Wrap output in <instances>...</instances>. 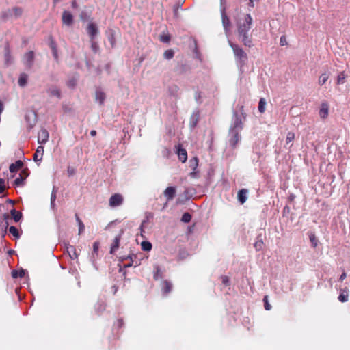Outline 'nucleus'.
I'll use <instances>...</instances> for the list:
<instances>
[{
  "label": "nucleus",
  "mask_w": 350,
  "mask_h": 350,
  "mask_svg": "<svg viewBox=\"0 0 350 350\" xmlns=\"http://www.w3.org/2000/svg\"><path fill=\"white\" fill-rule=\"evenodd\" d=\"M243 109H244V107H243V106H241V113H242V115H243V116H244V115H245V114H244V113H243V112H244Z\"/></svg>",
  "instance_id": "0e129e2a"
},
{
  "label": "nucleus",
  "mask_w": 350,
  "mask_h": 350,
  "mask_svg": "<svg viewBox=\"0 0 350 350\" xmlns=\"http://www.w3.org/2000/svg\"><path fill=\"white\" fill-rule=\"evenodd\" d=\"M172 288V284L168 280H163L161 283V291L164 295L168 294Z\"/></svg>",
  "instance_id": "a211bd4d"
},
{
  "label": "nucleus",
  "mask_w": 350,
  "mask_h": 350,
  "mask_svg": "<svg viewBox=\"0 0 350 350\" xmlns=\"http://www.w3.org/2000/svg\"><path fill=\"white\" fill-rule=\"evenodd\" d=\"M53 51V55L54 58L56 60H57L58 59L57 49H56L55 51Z\"/></svg>",
  "instance_id": "4d7b16f0"
},
{
  "label": "nucleus",
  "mask_w": 350,
  "mask_h": 350,
  "mask_svg": "<svg viewBox=\"0 0 350 350\" xmlns=\"http://www.w3.org/2000/svg\"><path fill=\"white\" fill-rule=\"evenodd\" d=\"M48 93L51 96H56L58 98L61 97V93L59 90L57 88H52L48 90Z\"/></svg>",
  "instance_id": "393cba45"
},
{
  "label": "nucleus",
  "mask_w": 350,
  "mask_h": 350,
  "mask_svg": "<svg viewBox=\"0 0 350 350\" xmlns=\"http://www.w3.org/2000/svg\"><path fill=\"white\" fill-rule=\"evenodd\" d=\"M49 46L52 51H55V49H57L56 43L52 38H51V40L49 42Z\"/></svg>",
  "instance_id": "8fccbe9b"
},
{
  "label": "nucleus",
  "mask_w": 350,
  "mask_h": 350,
  "mask_svg": "<svg viewBox=\"0 0 350 350\" xmlns=\"http://www.w3.org/2000/svg\"><path fill=\"white\" fill-rule=\"evenodd\" d=\"M66 251L72 260H75L78 258L79 254L77 252V250L73 245H68L66 247Z\"/></svg>",
  "instance_id": "f3484780"
},
{
  "label": "nucleus",
  "mask_w": 350,
  "mask_h": 350,
  "mask_svg": "<svg viewBox=\"0 0 350 350\" xmlns=\"http://www.w3.org/2000/svg\"><path fill=\"white\" fill-rule=\"evenodd\" d=\"M265 105H266V101L265 99L262 98L259 100L258 103V111L260 113H264L265 111Z\"/></svg>",
  "instance_id": "c85d7f7f"
},
{
  "label": "nucleus",
  "mask_w": 350,
  "mask_h": 350,
  "mask_svg": "<svg viewBox=\"0 0 350 350\" xmlns=\"http://www.w3.org/2000/svg\"><path fill=\"white\" fill-rule=\"evenodd\" d=\"M91 49L94 53H96L99 50V46L94 40H90Z\"/></svg>",
  "instance_id": "e433bc0d"
},
{
  "label": "nucleus",
  "mask_w": 350,
  "mask_h": 350,
  "mask_svg": "<svg viewBox=\"0 0 350 350\" xmlns=\"http://www.w3.org/2000/svg\"><path fill=\"white\" fill-rule=\"evenodd\" d=\"M243 129V122L237 114L235 115V119L232 126L230 127V131L240 132Z\"/></svg>",
  "instance_id": "9d476101"
},
{
  "label": "nucleus",
  "mask_w": 350,
  "mask_h": 350,
  "mask_svg": "<svg viewBox=\"0 0 350 350\" xmlns=\"http://www.w3.org/2000/svg\"><path fill=\"white\" fill-rule=\"evenodd\" d=\"M10 219V216H9V215H8V214L5 213V214H3V222H2V223H3V222H4V224H2V226H4L5 229H6V228L8 227V226H9V223H8V219Z\"/></svg>",
  "instance_id": "79ce46f5"
},
{
  "label": "nucleus",
  "mask_w": 350,
  "mask_h": 350,
  "mask_svg": "<svg viewBox=\"0 0 350 350\" xmlns=\"http://www.w3.org/2000/svg\"><path fill=\"white\" fill-rule=\"evenodd\" d=\"M34 57V53L32 51L25 53L23 57V62L27 68H31L33 66Z\"/></svg>",
  "instance_id": "39448f33"
},
{
  "label": "nucleus",
  "mask_w": 350,
  "mask_h": 350,
  "mask_svg": "<svg viewBox=\"0 0 350 350\" xmlns=\"http://www.w3.org/2000/svg\"><path fill=\"white\" fill-rule=\"evenodd\" d=\"M10 214L12 215V218H13L16 222L19 221L22 217V213L16 211L14 208L11 210Z\"/></svg>",
  "instance_id": "4be33fe9"
},
{
  "label": "nucleus",
  "mask_w": 350,
  "mask_h": 350,
  "mask_svg": "<svg viewBox=\"0 0 350 350\" xmlns=\"http://www.w3.org/2000/svg\"><path fill=\"white\" fill-rule=\"evenodd\" d=\"M87 32L90 40H95L96 36L99 33V30L96 24L94 23H90L87 27Z\"/></svg>",
  "instance_id": "20e7f679"
},
{
  "label": "nucleus",
  "mask_w": 350,
  "mask_h": 350,
  "mask_svg": "<svg viewBox=\"0 0 350 350\" xmlns=\"http://www.w3.org/2000/svg\"><path fill=\"white\" fill-rule=\"evenodd\" d=\"M72 7L73 8H78V4H77V3L76 0H73V1H72Z\"/></svg>",
  "instance_id": "bf43d9fd"
},
{
  "label": "nucleus",
  "mask_w": 350,
  "mask_h": 350,
  "mask_svg": "<svg viewBox=\"0 0 350 350\" xmlns=\"http://www.w3.org/2000/svg\"><path fill=\"white\" fill-rule=\"evenodd\" d=\"M141 247L144 251H150L152 249V244L149 241H142Z\"/></svg>",
  "instance_id": "7c9ffc66"
},
{
  "label": "nucleus",
  "mask_w": 350,
  "mask_h": 350,
  "mask_svg": "<svg viewBox=\"0 0 350 350\" xmlns=\"http://www.w3.org/2000/svg\"><path fill=\"white\" fill-rule=\"evenodd\" d=\"M295 139V134L291 132H288L286 136V144H290Z\"/></svg>",
  "instance_id": "c03bdc74"
},
{
  "label": "nucleus",
  "mask_w": 350,
  "mask_h": 350,
  "mask_svg": "<svg viewBox=\"0 0 350 350\" xmlns=\"http://www.w3.org/2000/svg\"><path fill=\"white\" fill-rule=\"evenodd\" d=\"M62 23L66 26H71L73 23V16L68 11H64L62 17Z\"/></svg>",
  "instance_id": "0eeeda50"
},
{
  "label": "nucleus",
  "mask_w": 350,
  "mask_h": 350,
  "mask_svg": "<svg viewBox=\"0 0 350 350\" xmlns=\"http://www.w3.org/2000/svg\"><path fill=\"white\" fill-rule=\"evenodd\" d=\"M252 18L250 14H243L237 22L238 38L243 44L251 48L254 46L250 30Z\"/></svg>",
  "instance_id": "f257e3e1"
},
{
  "label": "nucleus",
  "mask_w": 350,
  "mask_h": 350,
  "mask_svg": "<svg viewBox=\"0 0 350 350\" xmlns=\"http://www.w3.org/2000/svg\"><path fill=\"white\" fill-rule=\"evenodd\" d=\"M174 55V52L172 49L166 50L163 53V57L166 59H171Z\"/></svg>",
  "instance_id": "2f4dec72"
},
{
  "label": "nucleus",
  "mask_w": 350,
  "mask_h": 350,
  "mask_svg": "<svg viewBox=\"0 0 350 350\" xmlns=\"http://www.w3.org/2000/svg\"><path fill=\"white\" fill-rule=\"evenodd\" d=\"M9 232L16 238H18L20 237L18 230L15 226H10L9 228Z\"/></svg>",
  "instance_id": "58836bf2"
},
{
  "label": "nucleus",
  "mask_w": 350,
  "mask_h": 350,
  "mask_svg": "<svg viewBox=\"0 0 350 350\" xmlns=\"http://www.w3.org/2000/svg\"><path fill=\"white\" fill-rule=\"evenodd\" d=\"M319 113L320 117L323 119H325L328 116L329 105L327 103H323L321 104V107Z\"/></svg>",
  "instance_id": "4468645a"
},
{
  "label": "nucleus",
  "mask_w": 350,
  "mask_h": 350,
  "mask_svg": "<svg viewBox=\"0 0 350 350\" xmlns=\"http://www.w3.org/2000/svg\"><path fill=\"white\" fill-rule=\"evenodd\" d=\"M231 138L229 140V144L232 148H235L239 140V131L234 130V131H230Z\"/></svg>",
  "instance_id": "f8f14e48"
},
{
  "label": "nucleus",
  "mask_w": 350,
  "mask_h": 350,
  "mask_svg": "<svg viewBox=\"0 0 350 350\" xmlns=\"http://www.w3.org/2000/svg\"><path fill=\"white\" fill-rule=\"evenodd\" d=\"M49 137V132L46 129H41L38 135V144H42L48 142Z\"/></svg>",
  "instance_id": "1a4fd4ad"
},
{
  "label": "nucleus",
  "mask_w": 350,
  "mask_h": 350,
  "mask_svg": "<svg viewBox=\"0 0 350 350\" xmlns=\"http://www.w3.org/2000/svg\"><path fill=\"white\" fill-rule=\"evenodd\" d=\"M176 187H168L163 191V195L166 198L167 201H170L173 200L176 195Z\"/></svg>",
  "instance_id": "9b49d317"
},
{
  "label": "nucleus",
  "mask_w": 350,
  "mask_h": 350,
  "mask_svg": "<svg viewBox=\"0 0 350 350\" xmlns=\"http://www.w3.org/2000/svg\"><path fill=\"white\" fill-rule=\"evenodd\" d=\"M221 282L224 285H225L226 286L230 285V279L228 276L222 275L221 277Z\"/></svg>",
  "instance_id": "49530a36"
},
{
  "label": "nucleus",
  "mask_w": 350,
  "mask_h": 350,
  "mask_svg": "<svg viewBox=\"0 0 350 350\" xmlns=\"http://www.w3.org/2000/svg\"><path fill=\"white\" fill-rule=\"evenodd\" d=\"M44 154V147L42 146H38L36 152L33 154L34 161H40L42 159Z\"/></svg>",
  "instance_id": "2eb2a0df"
},
{
  "label": "nucleus",
  "mask_w": 350,
  "mask_h": 350,
  "mask_svg": "<svg viewBox=\"0 0 350 350\" xmlns=\"http://www.w3.org/2000/svg\"><path fill=\"white\" fill-rule=\"evenodd\" d=\"M309 238L312 247H316L318 245L319 241L318 239L316 238L315 235L311 234Z\"/></svg>",
  "instance_id": "a19ab883"
},
{
  "label": "nucleus",
  "mask_w": 350,
  "mask_h": 350,
  "mask_svg": "<svg viewBox=\"0 0 350 350\" xmlns=\"http://www.w3.org/2000/svg\"><path fill=\"white\" fill-rule=\"evenodd\" d=\"M345 75L344 72H340L337 77V83L338 85L343 84L345 83Z\"/></svg>",
  "instance_id": "ea45409f"
},
{
  "label": "nucleus",
  "mask_w": 350,
  "mask_h": 350,
  "mask_svg": "<svg viewBox=\"0 0 350 350\" xmlns=\"http://www.w3.org/2000/svg\"><path fill=\"white\" fill-rule=\"evenodd\" d=\"M99 249V243L96 241L93 244V253H97Z\"/></svg>",
  "instance_id": "603ef678"
},
{
  "label": "nucleus",
  "mask_w": 350,
  "mask_h": 350,
  "mask_svg": "<svg viewBox=\"0 0 350 350\" xmlns=\"http://www.w3.org/2000/svg\"><path fill=\"white\" fill-rule=\"evenodd\" d=\"M96 100L102 105L105 100V94L100 90H97L96 92Z\"/></svg>",
  "instance_id": "412c9836"
},
{
  "label": "nucleus",
  "mask_w": 350,
  "mask_h": 350,
  "mask_svg": "<svg viewBox=\"0 0 350 350\" xmlns=\"http://www.w3.org/2000/svg\"><path fill=\"white\" fill-rule=\"evenodd\" d=\"M5 190V181L3 178H0V193H2Z\"/></svg>",
  "instance_id": "de8ad7c7"
},
{
  "label": "nucleus",
  "mask_w": 350,
  "mask_h": 350,
  "mask_svg": "<svg viewBox=\"0 0 350 350\" xmlns=\"http://www.w3.org/2000/svg\"><path fill=\"white\" fill-rule=\"evenodd\" d=\"M75 219L79 226V234L80 235L85 230V226L77 214H75Z\"/></svg>",
  "instance_id": "a878e982"
},
{
  "label": "nucleus",
  "mask_w": 350,
  "mask_h": 350,
  "mask_svg": "<svg viewBox=\"0 0 350 350\" xmlns=\"http://www.w3.org/2000/svg\"><path fill=\"white\" fill-rule=\"evenodd\" d=\"M25 271L24 269H21L20 271L13 270L12 271V276L14 278H23L25 276Z\"/></svg>",
  "instance_id": "bb28decb"
},
{
  "label": "nucleus",
  "mask_w": 350,
  "mask_h": 350,
  "mask_svg": "<svg viewBox=\"0 0 350 350\" xmlns=\"http://www.w3.org/2000/svg\"><path fill=\"white\" fill-rule=\"evenodd\" d=\"M221 18H222V24H223L224 28L226 31H228L230 27V21L229 18L226 14L224 10L221 13Z\"/></svg>",
  "instance_id": "6ab92c4d"
},
{
  "label": "nucleus",
  "mask_w": 350,
  "mask_h": 350,
  "mask_svg": "<svg viewBox=\"0 0 350 350\" xmlns=\"http://www.w3.org/2000/svg\"><path fill=\"white\" fill-rule=\"evenodd\" d=\"M123 196L120 193H115L109 198V206L116 207L120 206L123 202Z\"/></svg>",
  "instance_id": "7ed1b4c3"
},
{
  "label": "nucleus",
  "mask_w": 350,
  "mask_h": 350,
  "mask_svg": "<svg viewBox=\"0 0 350 350\" xmlns=\"http://www.w3.org/2000/svg\"><path fill=\"white\" fill-rule=\"evenodd\" d=\"M115 325L118 328H121L124 325V321L122 319H117L116 322L115 323Z\"/></svg>",
  "instance_id": "09e8293b"
},
{
  "label": "nucleus",
  "mask_w": 350,
  "mask_h": 350,
  "mask_svg": "<svg viewBox=\"0 0 350 350\" xmlns=\"http://www.w3.org/2000/svg\"><path fill=\"white\" fill-rule=\"evenodd\" d=\"M56 200V191L55 189H53L51 196V201H55Z\"/></svg>",
  "instance_id": "6e6d98bb"
},
{
  "label": "nucleus",
  "mask_w": 350,
  "mask_h": 350,
  "mask_svg": "<svg viewBox=\"0 0 350 350\" xmlns=\"http://www.w3.org/2000/svg\"><path fill=\"white\" fill-rule=\"evenodd\" d=\"M329 78V75L327 73H323L319 78V84L320 85H324Z\"/></svg>",
  "instance_id": "c756f323"
},
{
  "label": "nucleus",
  "mask_w": 350,
  "mask_h": 350,
  "mask_svg": "<svg viewBox=\"0 0 350 350\" xmlns=\"http://www.w3.org/2000/svg\"><path fill=\"white\" fill-rule=\"evenodd\" d=\"M268 295H265L263 297L264 307L266 310H270L271 309V306L269 302Z\"/></svg>",
  "instance_id": "4c0bfd02"
},
{
  "label": "nucleus",
  "mask_w": 350,
  "mask_h": 350,
  "mask_svg": "<svg viewBox=\"0 0 350 350\" xmlns=\"http://www.w3.org/2000/svg\"><path fill=\"white\" fill-rule=\"evenodd\" d=\"M27 169H23L19 174V176L14 180V185L16 186H22L24 184V181L29 176Z\"/></svg>",
  "instance_id": "423d86ee"
},
{
  "label": "nucleus",
  "mask_w": 350,
  "mask_h": 350,
  "mask_svg": "<svg viewBox=\"0 0 350 350\" xmlns=\"http://www.w3.org/2000/svg\"><path fill=\"white\" fill-rule=\"evenodd\" d=\"M338 300L341 302H346L348 301V293L346 292V294L343 293H340L338 296Z\"/></svg>",
  "instance_id": "a18cd8bd"
},
{
  "label": "nucleus",
  "mask_w": 350,
  "mask_h": 350,
  "mask_svg": "<svg viewBox=\"0 0 350 350\" xmlns=\"http://www.w3.org/2000/svg\"><path fill=\"white\" fill-rule=\"evenodd\" d=\"M229 44L232 49L238 66L240 68L243 67L247 64L248 60V56L247 53L237 44L230 42Z\"/></svg>",
  "instance_id": "f03ea898"
},
{
  "label": "nucleus",
  "mask_w": 350,
  "mask_h": 350,
  "mask_svg": "<svg viewBox=\"0 0 350 350\" xmlns=\"http://www.w3.org/2000/svg\"><path fill=\"white\" fill-rule=\"evenodd\" d=\"M121 239V234L117 235L111 245L110 254H113L118 249Z\"/></svg>",
  "instance_id": "dca6fc26"
},
{
  "label": "nucleus",
  "mask_w": 350,
  "mask_h": 350,
  "mask_svg": "<svg viewBox=\"0 0 350 350\" xmlns=\"http://www.w3.org/2000/svg\"><path fill=\"white\" fill-rule=\"evenodd\" d=\"M23 166V163L21 160L16 161L14 163H12L10 165V171L11 172H15L18 170L21 169Z\"/></svg>",
  "instance_id": "aec40b11"
},
{
  "label": "nucleus",
  "mask_w": 350,
  "mask_h": 350,
  "mask_svg": "<svg viewBox=\"0 0 350 350\" xmlns=\"http://www.w3.org/2000/svg\"><path fill=\"white\" fill-rule=\"evenodd\" d=\"M136 258L135 255H134V254H129L127 256H122V260L123 261V260H126L129 259L131 262L129 263H128V265H126L125 267H130L132 266V265L133 263V261H134L133 258Z\"/></svg>",
  "instance_id": "cd10ccee"
},
{
  "label": "nucleus",
  "mask_w": 350,
  "mask_h": 350,
  "mask_svg": "<svg viewBox=\"0 0 350 350\" xmlns=\"http://www.w3.org/2000/svg\"><path fill=\"white\" fill-rule=\"evenodd\" d=\"M248 193V190L247 189H241L239 191L238 193H237V198H238V200L239 202L243 204H244L247 199V195Z\"/></svg>",
  "instance_id": "ddd939ff"
},
{
  "label": "nucleus",
  "mask_w": 350,
  "mask_h": 350,
  "mask_svg": "<svg viewBox=\"0 0 350 350\" xmlns=\"http://www.w3.org/2000/svg\"><path fill=\"white\" fill-rule=\"evenodd\" d=\"M10 57H11V55H10V51H9L8 49H7V52L5 53L6 64L9 63Z\"/></svg>",
  "instance_id": "5fc2aeb1"
},
{
  "label": "nucleus",
  "mask_w": 350,
  "mask_h": 350,
  "mask_svg": "<svg viewBox=\"0 0 350 350\" xmlns=\"http://www.w3.org/2000/svg\"><path fill=\"white\" fill-rule=\"evenodd\" d=\"M161 277H162V275L161 273V269L159 266H156L154 267V279L155 280H158Z\"/></svg>",
  "instance_id": "72a5a7b5"
},
{
  "label": "nucleus",
  "mask_w": 350,
  "mask_h": 350,
  "mask_svg": "<svg viewBox=\"0 0 350 350\" xmlns=\"http://www.w3.org/2000/svg\"><path fill=\"white\" fill-rule=\"evenodd\" d=\"M176 153L178 154L179 160L182 163H185L187 159V153L185 148H182L181 144H178L176 146Z\"/></svg>",
  "instance_id": "6e6552de"
},
{
  "label": "nucleus",
  "mask_w": 350,
  "mask_h": 350,
  "mask_svg": "<svg viewBox=\"0 0 350 350\" xmlns=\"http://www.w3.org/2000/svg\"><path fill=\"white\" fill-rule=\"evenodd\" d=\"M18 83L21 87L25 86L27 83V75L25 73L21 74Z\"/></svg>",
  "instance_id": "b1692460"
},
{
  "label": "nucleus",
  "mask_w": 350,
  "mask_h": 350,
  "mask_svg": "<svg viewBox=\"0 0 350 350\" xmlns=\"http://www.w3.org/2000/svg\"><path fill=\"white\" fill-rule=\"evenodd\" d=\"M191 215L189 213H185L181 217V221L184 223H189L191 220Z\"/></svg>",
  "instance_id": "473e14b6"
},
{
  "label": "nucleus",
  "mask_w": 350,
  "mask_h": 350,
  "mask_svg": "<svg viewBox=\"0 0 350 350\" xmlns=\"http://www.w3.org/2000/svg\"><path fill=\"white\" fill-rule=\"evenodd\" d=\"M263 246L264 243L262 240H258L254 244V247L257 251H260L261 250H262Z\"/></svg>",
  "instance_id": "f704fd0d"
},
{
  "label": "nucleus",
  "mask_w": 350,
  "mask_h": 350,
  "mask_svg": "<svg viewBox=\"0 0 350 350\" xmlns=\"http://www.w3.org/2000/svg\"><path fill=\"white\" fill-rule=\"evenodd\" d=\"M10 10H11V12L12 13V16H14L15 18L20 17L23 12V9L19 7H14Z\"/></svg>",
  "instance_id": "5701e85b"
},
{
  "label": "nucleus",
  "mask_w": 350,
  "mask_h": 350,
  "mask_svg": "<svg viewBox=\"0 0 350 350\" xmlns=\"http://www.w3.org/2000/svg\"><path fill=\"white\" fill-rule=\"evenodd\" d=\"M68 174L69 176H72L75 173V170L73 167H68L67 169Z\"/></svg>",
  "instance_id": "864d4df0"
},
{
  "label": "nucleus",
  "mask_w": 350,
  "mask_h": 350,
  "mask_svg": "<svg viewBox=\"0 0 350 350\" xmlns=\"http://www.w3.org/2000/svg\"><path fill=\"white\" fill-rule=\"evenodd\" d=\"M171 40V37L169 34H162L159 36V40L164 43H168Z\"/></svg>",
  "instance_id": "c9c22d12"
},
{
  "label": "nucleus",
  "mask_w": 350,
  "mask_h": 350,
  "mask_svg": "<svg viewBox=\"0 0 350 350\" xmlns=\"http://www.w3.org/2000/svg\"><path fill=\"white\" fill-rule=\"evenodd\" d=\"M280 44L281 46H285L287 44L286 38L285 36H282L280 39Z\"/></svg>",
  "instance_id": "3c124183"
},
{
  "label": "nucleus",
  "mask_w": 350,
  "mask_h": 350,
  "mask_svg": "<svg viewBox=\"0 0 350 350\" xmlns=\"http://www.w3.org/2000/svg\"><path fill=\"white\" fill-rule=\"evenodd\" d=\"M55 201H51V207H52L53 208H54L55 205Z\"/></svg>",
  "instance_id": "e2e57ef3"
},
{
  "label": "nucleus",
  "mask_w": 350,
  "mask_h": 350,
  "mask_svg": "<svg viewBox=\"0 0 350 350\" xmlns=\"http://www.w3.org/2000/svg\"><path fill=\"white\" fill-rule=\"evenodd\" d=\"M91 136H95L96 135V131L95 130H92L90 131Z\"/></svg>",
  "instance_id": "680f3d73"
},
{
  "label": "nucleus",
  "mask_w": 350,
  "mask_h": 350,
  "mask_svg": "<svg viewBox=\"0 0 350 350\" xmlns=\"http://www.w3.org/2000/svg\"><path fill=\"white\" fill-rule=\"evenodd\" d=\"M54 3H57L59 0H53Z\"/></svg>",
  "instance_id": "69168bd1"
},
{
  "label": "nucleus",
  "mask_w": 350,
  "mask_h": 350,
  "mask_svg": "<svg viewBox=\"0 0 350 350\" xmlns=\"http://www.w3.org/2000/svg\"><path fill=\"white\" fill-rule=\"evenodd\" d=\"M3 111V103L1 101H0V115L1 114Z\"/></svg>",
  "instance_id": "052dcab7"
},
{
  "label": "nucleus",
  "mask_w": 350,
  "mask_h": 350,
  "mask_svg": "<svg viewBox=\"0 0 350 350\" xmlns=\"http://www.w3.org/2000/svg\"><path fill=\"white\" fill-rule=\"evenodd\" d=\"M346 277H347L346 273L345 272L342 273L341 274V275L340 276V278H339L340 281H343V280H345L346 278Z\"/></svg>",
  "instance_id": "13d9d810"
},
{
  "label": "nucleus",
  "mask_w": 350,
  "mask_h": 350,
  "mask_svg": "<svg viewBox=\"0 0 350 350\" xmlns=\"http://www.w3.org/2000/svg\"><path fill=\"white\" fill-rule=\"evenodd\" d=\"M11 16H12V13L11 12L10 10H8L7 11L2 12L1 14V18L3 20H7Z\"/></svg>",
  "instance_id": "37998d69"
}]
</instances>
